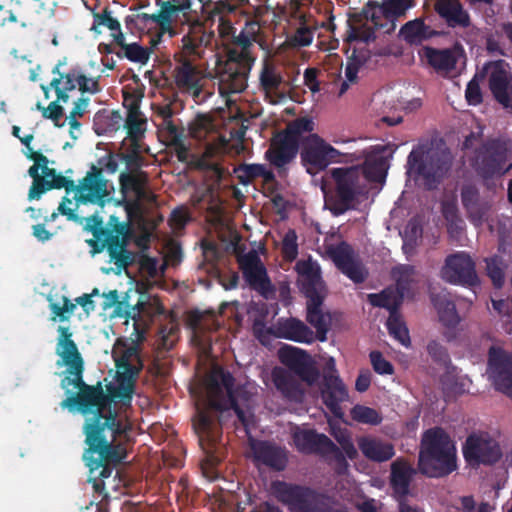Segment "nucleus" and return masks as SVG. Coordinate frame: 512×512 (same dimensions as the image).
I'll return each mask as SVG.
<instances>
[{
	"instance_id": "nucleus-55",
	"label": "nucleus",
	"mask_w": 512,
	"mask_h": 512,
	"mask_svg": "<svg viewBox=\"0 0 512 512\" xmlns=\"http://www.w3.org/2000/svg\"><path fill=\"white\" fill-rule=\"evenodd\" d=\"M485 262L487 275L491 279L493 285L496 288L502 287L505 278L502 268V259L499 256H493L491 258H487Z\"/></svg>"
},
{
	"instance_id": "nucleus-4",
	"label": "nucleus",
	"mask_w": 512,
	"mask_h": 512,
	"mask_svg": "<svg viewBox=\"0 0 512 512\" xmlns=\"http://www.w3.org/2000/svg\"><path fill=\"white\" fill-rule=\"evenodd\" d=\"M417 467L429 478H443L457 470L455 443L442 427L429 428L422 434Z\"/></svg>"
},
{
	"instance_id": "nucleus-28",
	"label": "nucleus",
	"mask_w": 512,
	"mask_h": 512,
	"mask_svg": "<svg viewBox=\"0 0 512 512\" xmlns=\"http://www.w3.org/2000/svg\"><path fill=\"white\" fill-rule=\"evenodd\" d=\"M306 303V320L316 329V338L323 342L326 340V335L329 330L330 314L324 312L322 307L325 299V293H318L314 295L305 296Z\"/></svg>"
},
{
	"instance_id": "nucleus-11",
	"label": "nucleus",
	"mask_w": 512,
	"mask_h": 512,
	"mask_svg": "<svg viewBox=\"0 0 512 512\" xmlns=\"http://www.w3.org/2000/svg\"><path fill=\"white\" fill-rule=\"evenodd\" d=\"M510 153L511 146L508 140L487 139L475 150L473 167L484 179L502 176L512 167V164H507Z\"/></svg>"
},
{
	"instance_id": "nucleus-12",
	"label": "nucleus",
	"mask_w": 512,
	"mask_h": 512,
	"mask_svg": "<svg viewBox=\"0 0 512 512\" xmlns=\"http://www.w3.org/2000/svg\"><path fill=\"white\" fill-rule=\"evenodd\" d=\"M293 442L297 450L305 454H318L330 458L335 463V472L345 475L349 469V463L339 447L325 434L316 430H299L293 433Z\"/></svg>"
},
{
	"instance_id": "nucleus-9",
	"label": "nucleus",
	"mask_w": 512,
	"mask_h": 512,
	"mask_svg": "<svg viewBox=\"0 0 512 512\" xmlns=\"http://www.w3.org/2000/svg\"><path fill=\"white\" fill-rule=\"evenodd\" d=\"M409 170L423 180L427 190L435 189L451 167L449 153L428 144H419L407 158Z\"/></svg>"
},
{
	"instance_id": "nucleus-56",
	"label": "nucleus",
	"mask_w": 512,
	"mask_h": 512,
	"mask_svg": "<svg viewBox=\"0 0 512 512\" xmlns=\"http://www.w3.org/2000/svg\"><path fill=\"white\" fill-rule=\"evenodd\" d=\"M297 234L295 230L289 229L283 237L281 253L286 261L292 262L298 256Z\"/></svg>"
},
{
	"instance_id": "nucleus-51",
	"label": "nucleus",
	"mask_w": 512,
	"mask_h": 512,
	"mask_svg": "<svg viewBox=\"0 0 512 512\" xmlns=\"http://www.w3.org/2000/svg\"><path fill=\"white\" fill-rule=\"evenodd\" d=\"M119 58H127L131 62L146 64L150 58V51L138 43L125 45L122 51L115 52Z\"/></svg>"
},
{
	"instance_id": "nucleus-50",
	"label": "nucleus",
	"mask_w": 512,
	"mask_h": 512,
	"mask_svg": "<svg viewBox=\"0 0 512 512\" xmlns=\"http://www.w3.org/2000/svg\"><path fill=\"white\" fill-rule=\"evenodd\" d=\"M138 365H135L131 363L126 358H121L119 361L116 362V366L118 368V375L117 379L123 380V381H130L132 383H136L138 376L143 368V364L139 357H137Z\"/></svg>"
},
{
	"instance_id": "nucleus-3",
	"label": "nucleus",
	"mask_w": 512,
	"mask_h": 512,
	"mask_svg": "<svg viewBox=\"0 0 512 512\" xmlns=\"http://www.w3.org/2000/svg\"><path fill=\"white\" fill-rule=\"evenodd\" d=\"M279 359L287 369L275 367L272 379L275 387L282 395L294 401L304 396V389L300 381L308 386L314 385L319 376V370L314 365L311 356L305 351L293 346H284L279 351Z\"/></svg>"
},
{
	"instance_id": "nucleus-24",
	"label": "nucleus",
	"mask_w": 512,
	"mask_h": 512,
	"mask_svg": "<svg viewBox=\"0 0 512 512\" xmlns=\"http://www.w3.org/2000/svg\"><path fill=\"white\" fill-rule=\"evenodd\" d=\"M325 147L326 141L318 134H309L302 139L300 157L308 173L314 174L328 167Z\"/></svg>"
},
{
	"instance_id": "nucleus-18",
	"label": "nucleus",
	"mask_w": 512,
	"mask_h": 512,
	"mask_svg": "<svg viewBox=\"0 0 512 512\" xmlns=\"http://www.w3.org/2000/svg\"><path fill=\"white\" fill-rule=\"evenodd\" d=\"M441 277L448 283L462 286H476L479 278L473 259L465 252H456L446 257Z\"/></svg>"
},
{
	"instance_id": "nucleus-43",
	"label": "nucleus",
	"mask_w": 512,
	"mask_h": 512,
	"mask_svg": "<svg viewBox=\"0 0 512 512\" xmlns=\"http://www.w3.org/2000/svg\"><path fill=\"white\" fill-rule=\"evenodd\" d=\"M259 83L261 89L265 92L266 97L276 94L283 83L281 72L277 66L268 59L263 61L259 75Z\"/></svg>"
},
{
	"instance_id": "nucleus-58",
	"label": "nucleus",
	"mask_w": 512,
	"mask_h": 512,
	"mask_svg": "<svg viewBox=\"0 0 512 512\" xmlns=\"http://www.w3.org/2000/svg\"><path fill=\"white\" fill-rule=\"evenodd\" d=\"M335 440L340 445L339 449L345 456V459L347 460H356L358 458V450L355 447L351 436L346 431H340L339 433L334 434Z\"/></svg>"
},
{
	"instance_id": "nucleus-34",
	"label": "nucleus",
	"mask_w": 512,
	"mask_h": 512,
	"mask_svg": "<svg viewBox=\"0 0 512 512\" xmlns=\"http://www.w3.org/2000/svg\"><path fill=\"white\" fill-rule=\"evenodd\" d=\"M434 10L450 28H468L471 25L469 13L460 0H436Z\"/></svg>"
},
{
	"instance_id": "nucleus-61",
	"label": "nucleus",
	"mask_w": 512,
	"mask_h": 512,
	"mask_svg": "<svg viewBox=\"0 0 512 512\" xmlns=\"http://www.w3.org/2000/svg\"><path fill=\"white\" fill-rule=\"evenodd\" d=\"M427 352L434 362L447 365L450 362V356L447 349L437 340H431L427 344Z\"/></svg>"
},
{
	"instance_id": "nucleus-64",
	"label": "nucleus",
	"mask_w": 512,
	"mask_h": 512,
	"mask_svg": "<svg viewBox=\"0 0 512 512\" xmlns=\"http://www.w3.org/2000/svg\"><path fill=\"white\" fill-rule=\"evenodd\" d=\"M465 97L469 105L476 106L480 104L483 100L482 92L479 83L472 79L468 82Z\"/></svg>"
},
{
	"instance_id": "nucleus-46",
	"label": "nucleus",
	"mask_w": 512,
	"mask_h": 512,
	"mask_svg": "<svg viewBox=\"0 0 512 512\" xmlns=\"http://www.w3.org/2000/svg\"><path fill=\"white\" fill-rule=\"evenodd\" d=\"M315 129V123L310 117H299L289 122L285 129H283L289 136L294 138L299 145H302V139L306 136L303 134L308 133L313 134L312 132Z\"/></svg>"
},
{
	"instance_id": "nucleus-30",
	"label": "nucleus",
	"mask_w": 512,
	"mask_h": 512,
	"mask_svg": "<svg viewBox=\"0 0 512 512\" xmlns=\"http://www.w3.org/2000/svg\"><path fill=\"white\" fill-rule=\"evenodd\" d=\"M385 147L377 146L370 153L365 151L359 152L364 158L362 165H357L360 168L361 176L371 182H382L385 180L389 163L387 157L384 155Z\"/></svg>"
},
{
	"instance_id": "nucleus-2",
	"label": "nucleus",
	"mask_w": 512,
	"mask_h": 512,
	"mask_svg": "<svg viewBox=\"0 0 512 512\" xmlns=\"http://www.w3.org/2000/svg\"><path fill=\"white\" fill-rule=\"evenodd\" d=\"M415 5V0H384L380 4H372L360 13L350 15L345 41L369 43L376 39L377 30L384 34L392 33L396 28V20L405 16Z\"/></svg>"
},
{
	"instance_id": "nucleus-37",
	"label": "nucleus",
	"mask_w": 512,
	"mask_h": 512,
	"mask_svg": "<svg viewBox=\"0 0 512 512\" xmlns=\"http://www.w3.org/2000/svg\"><path fill=\"white\" fill-rule=\"evenodd\" d=\"M357 445L363 456L373 462H386L395 455L393 444L376 437L361 436L357 439Z\"/></svg>"
},
{
	"instance_id": "nucleus-32",
	"label": "nucleus",
	"mask_w": 512,
	"mask_h": 512,
	"mask_svg": "<svg viewBox=\"0 0 512 512\" xmlns=\"http://www.w3.org/2000/svg\"><path fill=\"white\" fill-rule=\"evenodd\" d=\"M140 101L141 98L139 96L124 93V105L127 107L124 127L127 130L132 146H138L139 140L145 132L146 120L142 118Z\"/></svg>"
},
{
	"instance_id": "nucleus-19",
	"label": "nucleus",
	"mask_w": 512,
	"mask_h": 512,
	"mask_svg": "<svg viewBox=\"0 0 512 512\" xmlns=\"http://www.w3.org/2000/svg\"><path fill=\"white\" fill-rule=\"evenodd\" d=\"M149 175L147 172L121 173L119 176L120 191L124 195L119 204L123 205L129 216L139 209L140 201L148 198L147 186Z\"/></svg>"
},
{
	"instance_id": "nucleus-29",
	"label": "nucleus",
	"mask_w": 512,
	"mask_h": 512,
	"mask_svg": "<svg viewBox=\"0 0 512 512\" xmlns=\"http://www.w3.org/2000/svg\"><path fill=\"white\" fill-rule=\"evenodd\" d=\"M194 429L203 449L212 450L222 437V427L207 410H198Z\"/></svg>"
},
{
	"instance_id": "nucleus-5",
	"label": "nucleus",
	"mask_w": 512,
	"mask_h": 512,
	"mask_svg": "<svg viewBox=\"0 0 512 512\" xmlns=\"http://www.w3.org/2000/svg\"><path fill=\"white\" fill-rule=\"evenodd\" d=\"M184 33L182 53L176 58L177 63L172 70V78L181 94L191 96L195 103L199 104L205 99L202 95L204 75L188 56L199 54L198 50L204 42V26L201 22L192 23Z\"/></svg>"
},
{
	"instance_id": "nucleus-52",
	"label": "nucleus",
	"mask_w": 512,
	"mask_h": 512,
	"mask_svg": "<svg viewBox=\"0 0 512 512\" xmlns=\"http://www.w3.org/2000/svg\"><path fill=\"white\" fill-rule=\"evenodd\" d=\"M136 383H132L130 381H123L117 379V386H108V394L112 399L116 398L121 401L123 405H130L133 394L135 392Z\"/></svg>"
},
{
	"instance_id": "nucleus-44",
	"label": "nucleus",
	"mask_w": 512,
	"mask_h": 512,
	"mask_svg": "<svg viewBox=\"0 0 512 512\" xmlns=\"http://www.w3.org/2000/svg\"><path fill=\"white\" fill-rule=\"evenodd\" d=\"M437 310L439 321L447 328H455L460 323L456 305L445 295H436L432 298Z\"/></svg>"
},
{
	"instance_id": "nucleus-35",
	"label": "nucleus",
	"mask_w": 512,
	"mask_h": 512,
	"mask_svg": "<svg viewBox=\"0 0 512 512\" xmlns=\"http://www.w3.org/2000/svg\"><path fill=\"white\" fill-rule=\"evenodd\" d=\"M254 460L275 471H282L287 464V457L283 449L268 442L257 441L251 445Z\"/></svg>"
},
{
	"instance_id": "nucleus-27",
	"label": "nucleus",
	"mask_w": 512,
	"mask_h": 512,
	"mask_svg": "<svg viewBox=\"0 0 512 512\" xmlns=\"http://www.w3.org/2000/svg\"><path fill=\"white\" fill-rule=\"evenodd\" d=\"M144 284H137L135 290H129L115 306V312L118 316L126 319L138 321L141 314L146 310V304L149 303V294L144 291Z\"/></svg>"
},
{
	"instance_id": "nucleus-21",
	"label": "nucleus",
	"mask_w": 512,
	"mask_h": 512,
	"mask_svg": "<svg viewBox=\"0 0 512 512\" xmlns=\"http://www.w3.org/2000/svg\"><path fill=\"white\" fill-rule=\"evenodd\" d=\"M487 372L496 390L502 392L512 383V355L501 347L491 346L488 350Z\"/></svg>"
},
{
	"instance_id": "nucleus-38",
	"label": "nucleus",
	"mask_w": 512,
	"mask_h": 512,
	"mask_svg": "<svg viewBox=\"0 0 512 512\" xmlns=\"http://www.w3.org/2000/svg\"><path fill=\"white\" fill-rule=\"evenodd\" d=\"M424 55L427 63L441 75H448L453 72L459 60V52L456 48L425 47Z\"/></svg>"
},
{
	"instance_id": "nucleus-45",
	"label": "nucleus",
	"mask_w": 512,
	"mask_h": 512,
	"mask_svg": "<svg viewBox=\"0 0 512 512\" xmlns=\"http://www.w3.org/2000/svg\"><path fill=\"white\" fill-rule=\"evenodd\" d=\"M238 180L241 184L247 185L257 178H262L265 183L275 181L272 170H268L263 164H242L236 170Z\"/></svg>"
},
{
	"instance_id": "nucleus-23",
	"label": "nucleus",
	"mask_w": 512,
	"mask_h": 512,
	"mask_svg": "<svg viewBox=\"0 0 512 512\" xmlns=\"http://www.w3.org/2000/svg\"><path fill=\"white\" fill-rule=\"evenodd\" d=\"M243 276L251 289L268 298L275 289L267 275L266 268L257 255L243 258L240 261Z\"/></svg>"
},
{
	"instance_id": "nucleus-7",
	"label": "nucleus",
	"mask_w": 512,
	"mask_h": 512,
	"mask_svg": "<svg viewBox=\"0 0 512 512\" xmlns=\"http://www.w3.org/2000/svg\"><path fill=\"white\" fill-rule=\"evenodd\" d=\"M235 47L227 51V59L218 67V88L221 95L240 93L247 87V80L254 65L255 57L250 37L241 32L233 39Z\"/></svg>"
},
{
	"instance_id": "nucleus-62",
	"label": "nucleus",
	"mask_w": 512,
	"mask_h": 512,
	"mask_svg": "<svg viewBox=\"0 0 512 512\" xmlns=\"http://www.w3.org/2000/svg\"><path fill=\"white\" fill-rule=\"evenodd\" d=\"M370 361L374 371L381 375H391L394 372L393 365L387 361L380 351H371Z\"/></svg>"
},
{
	"instance_id": "nucleus-57",
	"label": "nucleus",
	"mask_w": 512,
	"mask_h": 512,
	"mask_svg": "<svg viewBox=\"0 0 512 512\" xmlns=\"http://www.w3.org/2000/svg\"><path fill=\"white\" fill-rule=\"evenodd\" d=\"M52 317V321H56L58 318L60 321H67L69 320L70 316L73 314L74 310L76 309V304L72 303L70 299L63 296V304L60 305L59 303H50L49 305Z\"/></svg>"
},
{
	"instance_id": "nucleus-17",
	"label": "nucleus",
	"mask_w": 512,
	"mask_h": 512,
	"mask_svg": "<svg viewBox=\"0 0 512 512\" xmlns=\"http://www.w3.org/2000/svg\"><path fill=\"white\" fill-rule=\"evenodd\" d=\"M488 76V86L494 99L504 108H512V73L502 59L490 61L483 68Z\"/></svg>"
},
{
	"instance_id": "nucleus-8",
	"label": "nucleus",
	"mask_w": 512,
	"mask_h": 512,
	"mask_svg": "<svg viewBox=\"0 0 512 512\" xmlns=\"http://www.w3.org/2000/svg\"><path fill=\"white\" fill-rule=\"evenodd\" d=\"M107 182L108 181L103 176L102 169L93 164L78 185L75 184L74 180L60 173H57L51 180L45 179L41 189V196L52 189L64 188L67 194L71 192L75 193L74 200L77 206L81 204H97L103 206L105 198L108 196Z\"/></svg>"
},
{
	"instance_id": "nucleus-63",
	"label": "nucleus",
	"mask_w": 512,
	"mask_h": 512,
	"mask_svg": "<svg viewBox=\"0 0 512 512\" xmlns=\"http://www.w3.org/2000/svg\"><path fill=\"white\" fill-rule=\"evenodd\" d=\"M136 254L137 257L134 264L137 262L141 270L145 271L152 278L156 277L158 265L157 259L144 253Z\"/></svg>"
},
{
	"instance_id": "nucleus-40",
	"label": "nucleus",
	"mask_w": 512,
	"mask_h": 512,
	"mask_svg": "<svg viewBox=\"0 0 512 512\" xmlns=\"http://www.w3.org/2000/svg\"><path fill=\"white\" fill-rule=\"evenodd\" d=\"M82 71L79 68H72L66 73L59 74L52 79L49 86L41 85L45 98H49V89H54L58 100L67 103L69 100L68 92L73 91L79 86V76Z\"/></svg>"
},
{
	"instance_id": "nucleus-41",
	"label": "nucleus",
	"mask_w": 512,
	"mask_h": 512,
	"mask_svg": "<svg viewBox=\"0 0 512 512\" xmlns=\"http://www.w3.org/2000/svg\"><path fill=\"white\" fill-rule=\"evenodd\" d=\"M438 35L439 32L426 25L422 18L406 22L399 31V36L410 45H420Z\"/></svg>"
},
{
	"instance_id": "nucleus-13",
	"label": "nucleus",
	"mask_w": 512,
	"mask_h": 512,
	"mask_svg": "<svg viewBox=\"0 0 512 512\" xmlns=\"http://www.w3.org/2000/svg\"><path fill=\"white\" fill-rule=\"evenodd\" d=\"M330 175L335 186V214H343L353 208L361 192V171L358 166L333 168Z\"/></svg>"
},
{
	"instance_id": "nucleus-49",
	"label": "nucleus",
	"mask_w": 512,
	"mask_h": 512,
	"mask_svg": "<svg viewBox=\"0 0 512 512\" xmlns=\"http://www.w3.org/2000/svg\"><path fill=\"white\" fill-rule=\"evenodd\" d=\"M45 161L46 157L41 158L39 156L38 160L36 159V164H33L28 170L29 176L33 179L32 185L28 192L29 200H38L41 198V189L43 187L45 179L44 177H42V175H40L39 170L42 167V163L45 164Z\"/></svg>"
},
{
	"instance_id": "nucleus-10",
	"label": "nucleus",
	"mask_w": 512,
	"mask_h": 512,
	"mask_svg": "<svg viewBox=\"0 0 512 512\" xmlns=\"http://www.w3.org/2000/svg\"><path fill=\"white\" fill-rule=\"evenodd\" d=\"M234 385L235 378L229 371L221 366L213 367L206 380L208 405L218 412L232 409L241 424L247 427L249 419L246 412L238 404Z\"/></svg>"
},
{
	"instance_id": "nucleus-31",
	"label": "nucleus",
	"mask_w": 512,
	"mask_h": 512,
	"mask_svg": "<svg viewBox=\"0 0 512 512\" xmlns=\"http://www.w3.org/2000/svg\"><path fill=\"white\" fill-rule=\"evenodd\" d=\"M295 269L299 275L301 291L305 296L325 293V285L317 262L311 259L300 260L296 263Z\"/></svg>"
},
{
	"instance_id": "nucleus-20",
	"label": "nucleus",
	"mask_w": 512,
	"mask_h": 512,
	"mask_svg": "<svg viewBox=\"0 0 512 512\" xmlns=\"http://www.w3.org/2000/svg\"><path fill=\"white\" fill-rule=\"evenodd\" d=\"M329 254L336 267L354 283L360 284L366 280L368 273L349 243L342 241L330 247Z\"/></svg>"
},
{
	"instance_id": "nucleus-22",
	"label": "nucleus",
	"mask_w": 512,
	"mask_h": 512,
	"mask_svg": "<svg viewBox=\"0 0 512 512\" xmlns=\"http://www.w3.org/2000/svg\"><path fill=\"white\" fill-rule=\"evenodd\" d=\"M299 147L294 138L281 130L271 138L265 157L273 166L282 168L297 156Z\"/></svg>"
},
{
	"instance_id": "nucleus-6",
	"label": "nucleus",
	"mask_w": 512,
	"mask_h": 512,
	"mask_svg": "<svg viewBox=\"0 0 512 512\" xmlns=\"http://www.w3.org/2000/svg\"><path fill=\"white\" fill-rule=\"evenodd\" d=\"M270 490L290 512H348L335 496L308 485L275 480L271 482Z\"/></svg>"
},
{
	"instance_id": "nucleus-53",
	"label": "nucleus",
	"mask_w": 512,
	"mask_h": 512,
	"mask_svg": "<svg viewBox=\"0 0 512 512\" xmlns=\"http://www.w3.org/2000/svg\"><path fill=\"white\" fill-rule=\"evenodd\" d=\"M120 157L125 162L129 170L127 173L144 172L142 167L146 165V160L140 153L139 144L138 146H132L131 151L122 153Z\"/></svg>"
},
{
	"instance_id": "nucleus-48",
	"label": "nucleus",
	"mask_w": 512,
	"mask_h": 512,
	"mask_svg": "<svg viewBox=\"0 0 512 512\" xmlns=\"http://www.w3.org/2000/svg\"><path fill=\"white\" fill-rule=\"evenodd\" d=\"M386 325L391 336H393L403 346H410L411 340L409 331L404 322L401 320L399 313L389 315Z\"/></svg>"
},
{
	"instance_id": "nucleus-26",
	"label": "nucleus",
	"mask_w": 512,
	"mask_h": 512,
	"mask_svg": "<svg viewBox=\"0 0 512 512\" xmlns=\"http://www.w3.org/2000/svg\"><path fill=\"white\" fill-rule=\"evenodd\" d=\"M416 470L404 458H398L390 467L389 485L397 501L405 500L410 493V485Z\"/></svg>"
},
{
	"instance_id": "nucleus-39",
	"label": "nucleus",
	"mask_w": 512,
	"mask_h": 512,
	"mask_svg": "<svg viewBox=\"0 0 512 512\" xmlns=\"http://www.w3.org/2000/svg\"><path fill=\"white\" fill-rule=\"evenodd\" d=\"M118 225L125 226V228L123 229L124 231H122V233H121V236H120L121 238L119 241L122 246L121 247L122 251L120 252V254H122V256H121V258H119V257L112 258V263L115 265V267L117 269V273H120L123 270H127L130 266H132L134 264V262L136 261L137 254H136V252L128 249V245L130 243L131 236H132L130 222H120L117 216L111 215L109 217V221H108V228L116 229V228H118L117 227Z\"/></svg>"
},
{
	"instance_id": "nucleus-59",
	"label": "nucleus",
	"mask_w": 512,
	"mask_h": 512,
	"mask_svg": "<svg viewBox=\"0 0 512 512\" xmlns=\"http://www.w3.org/2000/svg\"><path fill=\"white\" fill-rule=\"evenodd\" d=\"M365 61L366 55H358L356 49H353L352 55L348 58L345 68V76L348 82H356L359 69L365 63Z\"/></svg>"
},
{
	"instance_id": "nucleus-16",
	"label": "nucleus",
	"mask_w": 512,
	"mask_h": 512,
	"mask_svg": "<svg viewBox=\"0 0 512 512\" xmlns=\"http://www.w3.org/2000/svg\"><path fill=\"white\" fill-rule=\"evenodd\" d=\"M190 6V0H184L183 2L179 0L166 1L160 13L154 18L160 31L174 37L188 31V25L199 22L198 20H191L190 15L186 12Z\"/></svg>"
},
{
	"instance_id": "nucleus-60",
	"label": "nucleus",
	"mask_w": 512,
	"mask_h": 512,
	"mask_svg": "<svg viewBox=\"0 0 512 512\" xmlns=\"http://www.w3.org/2000/svg\"><path fill=\"white\" fill-rule=\"evenodd\" d=\"M93 18L94 21L91 30L95 32H99L97 30L98 26H106L111 31L120 30V22L111 16V11L108 8L103 9L101 13H94Z\"/></svg>"
},
{
	"instance_id": "nucleus-25",
	"label": "nucleus",
	"mask_w": 512,
	"mask_h": 512,
	"mask_svg": "<svg viewBox=\"0 0 512 512\" xmlns=\"http://www.w3.org/2000/svg\"><path fill=\"white\" fill-rule=\"evenodd\" d=\"M323 403L335 417H342L341 403L348 400V390L340 377L323 375L321 384Z\"/></svg>"
},
{
	"instance_id": "nucleus-47",
	"label": "nucleus",
	"mask_w": 512,
	"mask_h": 512,
	"mask_svg": "<svg viewBox=\"0 0 512 512\" xmlns=\"http://www.w3.org/2000/svg\"><path fill=\"white\" fill-rule=\"evenodd\" d=\"M351 418L361 424L377 426L383 421V417L376 409L357 404L350 411Z\"/></svg>"
},
{
	"instance_id": "nucleus-54",
	"label": "nucleus",
	"mask_w": 512,
	"mask_h": 512,
	"mask_svg": "<svg viewBox=\"0 0 512 512\" xmlns=\"http://www.w3.org/2000/svg\"><path fill=\"white\" fill-rule=\"evenodd\" d=\"M326 161L331 163H352L362 159V154L358 151L352 153H343L326 142L325 147Z\"/></svg>"
},
{
	"instance_id": "nucleus-33",
	"label": "nucleus",
	"mask_w": 512,
	"mask_h": 512,
	"mask_svg": "<svg viewBox=\"0 0 512 512\" xmlns=\"http://www.w3.org/2000/svg\"><path fill=\"white\" fill-rule=\"evenodd\" d=\"M461 201L470 222L475 226L482 225L491 205L480 197L479 190L473 185L463 186L461 189Z\"/></svg>"
},
{
	"instance_id": "nucleus-42",
	"label": "nucleus",
	"mask_w": 512,
	"mask_h": 512,
	"mask_svg": "<svg viewBox=\"0 0 512 512\" xmlns=\"http://www.w3.org/2000/svg\"><path fill=\"white\" fill-rule=\"evenodd\" d=\"M369 303L374 307L385 308L389 315L398 313L399 307L403 301V292L393 288H386L380 293H371L368 295Z\"/></svg>"
},
{
	"instance_id": "nucleus-36",
	"label": "nucleus",
	"mask_w": 512,
	"mask_h": 512,
	"mask_svg": "<svg viewBox=\"0 0 512 512\" xmlns=\"http://www.w3.org/2000/svg\"><path fill=\"white\" fill-rule=\"evenodd\" d=\"M277 335L283 339L306 344L313 343L316 338L315 333L310 327L303 321L294 317L279 319L277 323Z\"/></svg>"
},
{
	"instance_id": "nucleus-1",
	"label": "nucleus",
	"mask_w": 512,
	"mask_h": 512,
	"mask_svg": "<svg viewBox=\"0 0 512 512\" xmlns=\"http://www.w3.org/2000/svg\"><path fill=\"white\" fill-rule=\"evenodd\" d=\"M57 332L56 354L60 357L57 366H66L60 386L69 395L60 405L70 411L77 410L84 416L92 415L83 426L87 445L83 460L89 468L94 490L101 492L104 489L103 479L109 478L113 468L126 458V449L116 443V439L126 433L127 427L112 409V400L101 382L96 385L84 382V360L72 340L69 327L58 326Z\"/></svg>"
},
{
	"instance_id": "nucleus-15",
	"label": "nucleus",
	"mask_w": 512,
	"mask_h": 512,
	"mask_svg": "<svg viewBox=\"0 0 512 512\" xmlns=\"http://www.w3.org/2000/svg\"><path fill=\"white\" fill-rule=\"evenodd\" d=\"M466 463L471 467L492 465L501 458V448L496 440L487 433L470 434L462 446Z\"/></svg>"
},
{
	"instance_id": "nucleus-14",
	"label": "nucleus",
	"mask_w": 512,
	"mask_h": 512,
	"mask_svg": "<svg viewBox=\"0 0 512 512\" xmlns=\"http://www.w3.org/2000/svg\"><path fill=\"white\" fill-rule=\"evenodd\" d=\"M117 227L116 229H109L104 226L103 219L98 214H93L86 219L85 228L93 234V238L87 240L93 255L105 250L109 256L110 263H112V258H121L122 246L119 241L125 226L118 225Z\"/></svg>"
}]
</instances>
